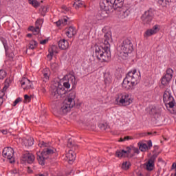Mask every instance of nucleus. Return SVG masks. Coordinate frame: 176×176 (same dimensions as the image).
Listing matches in <instances>:
<instances>
[{
	"label": "nucleus",
	"instance_id": "nucleus-1",
	"mask_svg": "<svg viewBox=\"0 0 176 176\" xmlns=\"http://www.w3.org/2000/svg\"><path fill=\"white\" fill-rule=\"evenodd\" d=\"M112 41V34L108 31L104 34L102 44H96L94 46V54L100 63H109L112 56L109 50V42Z\"/></svg>",
	"mask_w": 176,
	"mask_h": 176
},
{
	"label": "nucleus",
	"instance_id": "nucleus-2",
	"mask_svg": "<svg viewBox=\"0 0 176 176\" xmlns=\"http://www.w3.org/2000/svg\"><path fill=\"white\" fill-rule=\"evenodd\" d=\"M140 80H141V73L134 69L126 74L122 84V87L125 90H130L133 86L138 85Z\"/></svg>",
	"mask_w": 176,
	"mask_h": 176
},
{
	"label": "nucleus",
	"instance_id": "nucleus-3",
	"mask_svg": "<svg viewBox=\"0 0 176 176\" xmlns=\"http://www.w3.org/2000/svg\"><path fill=\"white\" fill-rule=\"evenodd\" d=\"M134 49L133 48V43L131 40L126 38L122 41L121 46L118 49V57L122 60H126L129 57V54L132 53Z\"/></svg>",
	"mask_w": 176,
	"mask_h": 176
},
{
	"label": "nucleus",
	"instance_id": "nucleus-4",
	"mask_svg": "<svg viewBox=\"0 0 176 176\" xmlns=\"http://www.w3.org/2000/svg\"><path fill=\"white\" fill-rule=\"evenodd\" d=\"M75 98H76V92L72 91L60 109V112L62 115H67L71 111V109L75 107Z\"/></svg>",
	"mask_w": 176,
	"mask_h": 176
},
{
	"label": "nucleus",
	"instance_id": "nucleus-5",
	"mask_svg": "<svg viewBox=\"0 0 176 176\" xmlns=\"http://www.w3.org/2000/svg\"><path fill=\"white\" fill-rule=\"evenodd\" d=\"M57 150L53 147H47L43 149V152L37 154V160L41 166H45L50 159L53 153H56Z\"/></svg>",
	"mask_w": 176,
	"mask_h": 176
},
{
	"label": "nucleus",
	"instance_id": "nucleus-6",
	"mask_svg": "<svg viewBox=\"0 0 176 176\" xmlns=\"http://www.w3.org/2000/svg\"><path fill=\"white\" fill-rule=\"evenodd\" d=\"M65 93H67V91L65 90L64 87H63V85L60 84V82H58L56 85L51 86V98L55 100V101H58L59 100H61Z\"/></svg>",
	"mask_w": 176,
	"mask_h": 176
},
{
	"label": "nucleus",
	"instance_id": "nucleus-7",
	"mask_svg": "<svg viewBox=\"0 0 176 176\" xmlns=\"http://www.w3.org/2000/svg\"><path fill=\"white\" fill-rule=\"evenodd\" d=\"M116 101L118 102V105L129 107V105L133 102V99H131V96H130V94L126 92H122L117 95Z\"/></svg>",
	"mask_w": 176,
	"mask_h": 176
},
{
	"label": "nucleus",
	"instance_id": "nucleus-8",
	"mask_svg": "<svg viewBox=\"0 0 176 176\" xmlns=\"http://www.w3.org/2000/svg\"><path fill=\"white\" fill-rule=\"evenodd\" d=\"M163 101L169 108H174L175 106V100H174V97L171 95V91L170 89H166L163 95Z\"/></svg>",
	"mask_w": 176,
	"mask_h": 176
},
{
	"label": "nucleus",
	"instance_id": "nucleus-9",
	"mask_svg": "<svg viewBox=\"0 0 176 176\" xmlns=\"http://www.w3.org/2000/svg\"><path fill=\"white\" fill-rule=\"evenodd\" d=\"M3 156L10 160V163H14V150L12 147H5L3 150Z\"/></svg>",
	"mask_w": 176,
	"mask_h": 176
},
{
	"label": "nucleus",
	"instance_id": "nucleus-10",
	"mask_svg": "<svg viewBox=\"0 0 176 176\" xmlns=\"http://www.w3.org/2000/svg\"><path fill=\"white\" fill-rule=\"evenodd\" d=\"M173 74H174V71L171 68L166 69V74L162 78L161 83L163 86H167L171 82Z\"/></svg>",
	"mask_w": 176,
	"mask_h": 176
},
{
	"label": "nucleus",
	"instance_id": "nucleus-11",
	"mask_svg": "<svg viewBox=\"0 0 176 176\" xmlns=\"http://www.w3.org/2000/svg\"><path fill=\"white\" fill-rule=\"evenodd\" d=\"M141 19L144 25L150 24L153 19V12L152 10L146 11L144 14L142 15Z\"/></svg>",
	"mask_w": 176,
	"mask_h": 176
},
{
	"label": "nucleus",
	"instance_id": "nucleus-12",
	"mask_svg": "<svg viewBox=\"0 0 176 176\" xmlns=\"http://www.w3.org/2000/svg\"><path fill=\"white\" fill-rule=\"evenodd\" d=\"M116 10L119 12L118 18H120V20H124V19H126V17H129L130 15V10L124 7H121V8H118V10Z\"/></svg>",
	"mask_w": 176,
	"mask_h": 176
},
{
	"label": "nucleus",
	"instance_id": "nucleus-13",
	"mask_svg": "<svg viewBox=\"0 0 176 176\" xmlns=\"http://www.w3.org/2000/svg\"><path fill=\"white\" fill-rule=\"evenodd\" d=\"M160 30L159 25H155L151 29L147 30L144 34V38H149V36H152V35H155V34H157Z\"/></svg>",
	"mask_w": 176,
	"mask_h": 176
},
{
	"label": "nucleus",
	"instance_id": "nucleus-14",
	"mask_svg": "<svg viewBox=\"0 0 176 176\" xmlns=\"http://www.w3.org/2000/svg\"><path fill=\"white\" fill-rule=\"evenodd\" d=\"M131 148L128 146L126 148V150H117L116 155L117 157H127L131 153Z\"/></svg>",
	"mask_w": 176,
	"mask_h": 176
},
{
	"label": "nucleus",
	"instance_id": "nucleus-15",
	"mask_svg": "<svg viewBox=\"0 0 176 176\" xmlns=\"http://www.w3.org/2000/svg\"><path fill=\"white\" fill-rule=\"evenodd\" d=\"M113 3H115V0H102L100 3V6L104 10H111L112 6H113Z\"/></svg>",
	"mask_w": 176,
	"mask_h": 176
},
{
	"label": "nucleus",
	"instance_id": "nucleus-16",
	"mask_svg": "<svg viewBox=\"0 0 176 176\" xmlns=\"http://www.w3.org/2000/svg\"><path fill=\"white\" fill-rule=\"evenodd\" d=\"M65 78V79H67L65 81L69 83V85H72L73 87H75V86H76V84L78 82H76V78H75V76H74V74H69Z\"/></svg>",
	"mask_w": 176,
	"mask_h": 176
},
{
	"label": "nucleus",
	"instance_id": "nucleus-17",
	"mask_svg": "<svg viewBox=\"0 0 176 176\" xmlns=\"http://www.w3.org/2000/svg\"><path fill=\"white\" fill-rule=\"evenodd\" d=\"M23 159L29 164H32L35 162V155L31 153H26L23 155Z\"/></svg>",
	"mask_w": 176,
	"mask_h": 176
},
{
	"label": "nucleus",
	"instance_id": "nucleus-18",
	"mask_svg": "<svg viewBox=\"0 0 176 176\" xmlns=\"http://www.w3.org/2000/svg\"><path fill=\"white\" fill-rule=\"evenodd\" d=\"M58 47L60 50H67L69 47V43L65 39H60L58 43Z\"/></svg>",
	"mask_w": 176,
	"mask_h": 176
},
{
	"label": "nucleus",
	"instance_id": "nucleus-19",
	"mask_svg": "<svg viewBox=\"0 0 176 176\" xmlns=\"http://www.w3.org/2000/svg\"><path fill=\"white\" fill-rule=\"evenodd\" d=\"M21 86H25L23 87L24 89H32V83L31 82V81L27 78H23L21 80Z\"/></svg>",
	"mask_w": 176,
	"mask_h": 176
},
{
	"label": "nucleus",
	"instance_id": "nucleus-20",
	"mask_svg": "<svg viewBox=\"0 0 176 176\" xmlns=\"http://www.w3.org/2000/svg\"><path fill=\"white\" fill-rule=\"evenodd\" d=\"M153 168H155V158L151 157L146 164V169L147 171H152Z\"/></svg>",
	"mask_w": 176,
	"mask_h": 176
},
{
	"label": "nucleus",
	"instance_id": "nucleus-21",
	"mask_svg": "<svg viewBox=\"0 0 176 176\" xmlns=\"http://www.w3.org/2000/svg\"><path fill=\"white\" fill-rule=\"evenodd\" d=\"M65 34L68 38H72L74 35H76V29L70 26L69 28L65 30Z\"/></svg>",
	"mask_w": 176,
	"mask_h": 176
},
{
	"label": "nucleus",
	"instance_id": "nucleus-22",
	"mask_svg": "<svg viewBox=\"0 0 176 176\" xmlns=\"http://www.w3.org/2000/svg\"><path fill=\"white\" fill-rule=\"evenodd\" d=\"M124 3V0H115V3H113L112 9L114 10H118L121 8H123V4Z\"/></svg>",
	"mask_w": 176,
	"mask_h": 176
},
{
	"label": "nucleus",
	"instance_id": "nucleus-23",
	"mask_svg": "<svg viewBox=\"0 0 176 176\" xmlns=\"http://www.w3.org/2000/svg\"><path fill=\"white\" fill-rule=\"evenodd\" d=\"M43 82H47L50 78V69L47 67L42 71Z\"/></svg>",
	"mask_w": 176,
	"mask_h": 176
},
{
	"label": "nucleus",
	"instance_id": "nucleus-24",
	"mask_svg": "<svg viewBox=\"0 0 176 176\" xmlns=\"http://www.w3.org/2000/svg\"><path fill=\"white\" fill-rule=\"evenodd\" d=\"M66 157L69 162H74L76 159V154L74 150H69V152L66 153Z\"/></svg>",
	"mask_w": 176,
	"mask_h": 176
},
{
	"label": "nucleus",
	"instance_id": "nucleus-25",
	"mask_svg": "<svg viewBox=\"0 0 176 176\" xmlns=\"http://www.w3.org/2000/svg\"><path fill=\"white\" fill-rule=\"evenodd\" d=\"M148 113L152 116H155V115H159V113H160V108L153 107L151 108L150 111H148Z\"/></svg>",
	"mask_w": 176,
	"mask_h": 176
},
{
	"label": "nucleus",
	"instance_id": "nucleus-26",
	"mask_svg": "<svg viewBox=\"0 0 176 176\" xmlns=\"http://www.w3.org/2000/svg\"><path fill=\"white\" fill-rule=\"evenodd\" d=\"M23 144L25 146H32L34 145V138H28L23 140Z\"/></svg>",
	"mask_w": 176,
	"mask_h": 176
},
{
	"label": "nucleus",
	"instance_id": "nucleus-27",
	"mask_svg": "<svg viewBox=\"0 0 176 176\" xmlns=\"http://www.w3.org/2000/svg\"><path fill=\"white\" fill-rule=\"evenodd\" d=\"M67 146L68 148H71L72 151H75L78 149V145H76L71 138H69L67 141Z\"/></svg>",
	"mask_w": 176,
	"mask_h": 176
},
{
	"label": "nucleus",
	"instance_id": "nucleus-28",
	"mask_svg": "<svg viewBox=\"0 0 176 176\" xmlns=\"http://www.w3.org/2000/svg\"><path fill=\"white\" fill-rule=\"evenodd\" d=\"M68 20H69V18L65 16L63 19H60L58 21L56 22V24L57 27H60L63 24V25H66L67 23H68Z\"/></svg>",
	"mask_w": 176,
	"mask_h": 176
},
{
	"label": "nucleus",
	"instance_id": "nucleus-29",
	"mask_svg": "<svg viewBox=\"0 0 176 176\" xmlns=\"http://www.w3.org/2000/svg\"><path fill=\"white\" fill-rule=\"evenodd\" d=\"M1 42L3 45L6 54V56H8L9 54V45H8V41H6V39H5V38H2Z\"/></svg>",
	"mask_w": 176,
	"mask_h": 176
},
{
	"label": "nucleus",
	"instance_id": "nucleus-30",
	"mask_svg": "<svg viewBox=\"0 0 176 176\" xmlns=\"http://www.w3.org/2000/svg\"><path fill=\"white\" fill-rule=\"evenodd\" d=\"M138 145L139 149L141 151V152H146V149H148V145H146V144H145V143L139 142L138 144Z\"/></svg>",
	"mask_w": 176,
	"mask_h": 176
},
{
	"label": "nucleus",
	"instance_id": "nucleus-31",
	"mask_svg": "<svg viewBox=\"0 0 176 176\" xmlns=\"http://www.w3.org/2000/svg\"><path fill=\"white\" fill-rule=\"evenodd\" d=\"M29 45V49L34 50V49H36V46H38V43L35 40H32L30 41Z\"/></svg>",
	"mask_w": 176,
	"mask_h": 176
},
{
	"label": "nucleus",
	"instance_id": "nucleus-32",
	"mask_svg": "<svg viewBox=\"0 0 176 176\" xmlns=\"http://www.w3.org/2000/svg\"><path fill=\"white\" fill-rule=\"evenodd\" d=\"M47 10H49V6H41V9H40V12H41V14L42 16H45V14H46Z\"/></svg>",
	"mask_w": 176,
	"mask_h": 176
},
{
	"label": "nucleus",
	"instance_id": "nucleus-33",
	"mask_svg": "<svg viewBox=\"0 0 176 176\" xmlns=\"http://www.w3.org/2000/svg\"><path fill=\"white\" fill-rule=\"evenodd\" d=\"M49 52H50L53 54H54V53L57 54V53H58V47H57L56 45H52L51 49L49 50Z\"/></svg>",
	"mask_w": 176,
	"mask_h": 176
},
{
	"label": "nucleus",
	"instance_id": "nucleus-34",
	"mask_svg": "<svg viewBox=\"0 0 176 176\" xmlns=\"http://www.w3.org/2000/svg\"><path fill=\"white\" fill-rule=\"evenodd\" d=\"M130 162H125L122 163V168L123 170H129V168H130Z\"/></svg>",
	"mask_w": 176,
	"mask_h": 176
},
{
	"label": "nucleus",
	"instance_id": "nucleus-35",
	"mask_svg": "<svg viewBox=\"0 0 176 176\" xmlns=\"http://www.w3.org/2000/svg\"><path fill=\"white\" fill-rule=\"evenodd\" d=\"M30 5H32L34 8H38L39 6V2L36 0H29Z\"/></svg>",
	"mask_w": 176,
	"mask_h": 176
},
{
	"label": "nucleus",
	"instance_id": "nucleus-36",
	"mask_svg": "<svg viewBox=\"0 0 176 176\" xmlns=\"http://www.w3.org/2000/svg\"><path fill=\"white\" fill-rule=\"evenodd\" d=\"M51 69H52V71H57V69H58V63L56 62L51 63Z\"/></svg>",
	"mask_w": 176,
	"mask_h": 176
},
{
	"label": "nucleus",
	"instance_id": "nucleus-37",
	"mask_svg": "<svg viewBox=\"0 0 176 176\" xmlns=\"http://www.w3.org/2000/svg\"><path fill=\"white\" fill-rule=\"evenodd\" d=\"M74 6H75L76 9H79V8H82V6H83V3L82 1H79V2H75L74 3Z\"/></svg>",
	"mask_w": 176,
	"mask_h": 176
},
{
	"label": "nucleus",
	"instance_id": "nucleus-38",
	"mask_svg": "<svg viewBox=\"0 0 176 176\" xmlns=\"http://www.w3.org/2000/svg\"><path fill=\"white\" fill-rule=\"evenodd\" d=\"M99 14L100 15V20H102L103 19H105V17H107V10H104L103 11H102L100 13H99Z\"/></svg>",
	"mask_w": 176,
	"mask_h": 176
},
{
	"label": "nucleus",
	"instance_id": "nucleus-39",
	"mask_svg": "<svg viewBox=\"0 0 176 176\" xmlns=\"http://www.w3.org/2000/svg\"><path fill=\"white\" fill-rule=\"evenodd\" d=\"M6 78V72L5 70H0V80Z\"/></svg>",
	"mask_w": 176,
	"mask_h": 176
},
{
	"label": "nucleus",
	"instance_id": "nucleus-40",
	"mask_svg": "<svg viewBox=\"0 0 176 176\" xmlns=\"http://www.w3.org/2000/svg\"><path fill=\"white\" fill-rule=\"evenodd\" d=\"M41 24H43V19H37L36 21V26L41 27Z\"/></svg>",
	"mask_w": 176,
	"mask_h": 176
},
{
	"label": "nucleus",
	"instance_id": "nucleus-41",
	"mask_svg": "<svg viewBox=\"0 0 176 176\" xmlns=\"http://www.w3.org/2000/svg\"><path fill=\"white\" fill-rule=\"evenodd\" d=\"M33 32L34 35H36V34H39V32H41V28L39 26H36L34 28V30H33Z\"/></svg>",
	"mask_w": 176,
	"mask_h": 176
},
{
	"label": "nucleus",
	"instance_id": "nucleus-42",
	"mask_svg": "<svg viewBox=\"0 0 176 176\" xmlns=\"http://www.w3.org/2000/svg\"><path fill=\"white\" fill-rule=\"evenodd\" d=\"M111 82H112V80L111 79V77L106 76L104 78V82L106 83V85H109V83H111Z\"/></svg>",
	"mask_w": 176,
	"mask_h": 176
},
{
	"label": "nucleus",
	"instance_id": "nucleus-43",
	"mask_svg": "<svg viewBox=\"0 0 176 176\" xmlns=\"http://www.w3.org/2000/svg\"><path fill=\"white\" fill-rule=\"evenodd\" d=\"M24 100V102H30L31 101V97L28 95H25Z\"/></svg>",
	"mask_w": 176,
	"mask_h": 176
},
{
	"label": "nucleus",
	"instance_id": "nucleus-44",
	"mask_svg": "<svg viewBox=\"0 0 176 176\" xmlns=\"http://www.w3.org/2000/svg\"><path fill=\"white\" fill-rule=\"evenodd\" d=\"M64 89H69L71 87V85H69V82H67V81H65L63 82V86Z\"/></svg>",
	"mask_w": 176,
	"mask_h": 176
},
{
	"label": "nucleus",
	"instance_id": "nucleus-45",
	"mask_svg": "<svg viewBox=\"0 0 176 176\" xmlns=\"http://www.w3.org/2000/svg\"><path fill=\"white\" fill-rule=\"evenodd\" d=\"M21 98H17L14 100V103H13V107H16V106L17 105V104H19V102H21Z\"/></svg>",
	"mask_w": 176,
	"mask_h": 176
},
{
	"label": "nucleus",
	"instance_id": "nucleus-46",
	"mask_svg": "<svg viewBox=\"0 0 176 176\" xmlns=\"http://www.w3.org/2000/svg\"><path fill=\"white\" fill-rule=\"evenodd\" d=\"M38 146H40V148H45V146H47V144L45 143V142H41L38 143Z\"/></svg>",
	"mask_w": 176,
	"mask_h": 176
},
{
	"label": "nucleus",
	"instance_id": "nucleus-47",
	"mask_svg": "<svg viewBox=\"0 0 176 176\" xmlns=\"http://www.w3.org/2000/svg\"><path fill=\"white\" fill-rule=\"evenodd\" d=\"M129 140H131V138L130 136H125L124 138L120 139V142H123V141H129Z\"/></svg>",
	"mask_w": 176,
	"mask_h": 176
},
{
	"label": "nucleus",
	"instance_id": "nucleus-48",
	"mask_svg": "<svg viewBox=\"0 0 176 176\" xmlns=\"http://www.w3.org/2000/svg\"><path fill=\"white\" fill-rule=\"evenodd\" d=\"M54 54H52L51 52H49V54L47 56V58L50 60L53 58Z\"/></svg>",
	"mask_w": 176,
	"mask_h": 176
},
{
	"label": "nucleus",
	"instance_id": "nucleus-49",
	"mask_svg": "<svg viewBox=\"0 0 176 176\" xmlns=\"http://www.w3.org/2000/svg\"><path fill=\"white\" fill-rule=\"evenodd\" d=\"M107 124H102L100 125L101 130H107Z\"/></svg>",
	"mask_w": 176,
	"mask_h": 176
},
{
	"label": "nucleus",
	"instance_id": "nucleus-50",
	"mask_svg": "<svg viewBox=\"0 0 176 176\" xmlns=\"http://www.w3.org/2000/svg\"><path fill=\"white\" fill-rule=\"evenodd\" d=\"M47 42H49V40L45 39V40L41 41L40 43H41V45H46V43H47Z\"/></svg>",
	"mask_w": 176,
	"mask_h": 176
},
{
	"label": "nucleus",
	"instance_id": "nucleus-51",
	"mask_svg": "<svg viewBox=\"0 0 176 176\" xmlns=\"http://www.w3.org/2000/svg\"><path fill=\"white\" fill-rule=\"evenodd\" d=\"M1 133H2V134H3L4 135H6V134H8V129H1Z\"/></svg>",
	"mask_w": 176,
	"mask_h": 176
},
{
	"label": "nucleus",
	"instance_id": "nucleus-52",
	"mask_svg": "<svg viewBox=\"0 0 176 176\" xmlns=\"http://www.w3.org/2000/svg\"><path fill=\"white\" fill-rule=\"evenodd\" d=\"M5 96V92L3 91H0V98H3V96Z\"/></svg>",
	"mask_w": 176,
	"mask_h": 176
},
{
	"label": "nucleus",
	"instance_id": "nucleus-53",
	"mask_svg": "<svg viewBox=\"0 0 176 176\" xmlns=\"http://www.w3.org/2000/svg\"><path fill=\"white\" fill-rule=\"evenodd\" d=\"M38 176H49V174H47V173H39L38 175Z\"/></svg>",
	"mask_w": 176,
	"mask_h": 176
},
{
	"label": "nucleus",
	"instance_id": "nucleus-54",
	"mask_svg": "<svg viewBox=\"0 0 176 176\" xmlns=\"http://www.w3.org/2000/svg\"><path fill=\"white\" fill-rule=\"evenodd\" d=\"M7 90H8V86L5 85L3 89L1 90V91H3V93H5V91H6Z\"/></svg>",
	"mask_w": 176,
	"mask_h": 176
},
{
	"label": "nucleus",
	"instance_id": "nucleus-55",
	"mask_svg": "<svg viewBox=\"0 0 176 176\" xmlns=\"http://www.w3.org/2000/svg\"><path fill=\"white\" fill-rule=\"evenodd\" d=\"M151 146H152V141L150 140V141L148 142V147L151 148Z\"/></svg>",
	"mask_w": 176,
	"mask_h": 176
},
{
	"label": "nucleus",
	"instance_id": "nucleus-56",
	"mask_svg": "<svg viewBox=\"0 0 176 176\" xmlns=\"http://www.w3.org/2000/svg\"><path fill=\"white\" fill-rule=\"evenodd\" d=\"M133 151L135 152V153H140V150H138V148H133Z\"/></svg>",
	"mask_w": 176,
	"mask_h": 176
},
{
	"label": "nucleus",
	"instance_id": "nucleus-57",
	"mask_svg": "<svg viewBox=\"0 0 176 176\" xmlns=\"http://www.w3.org/2000/svg\"><path fill=\"white\" fill-rule=\"evenodd\" d=\"M153 134H156V132L152 133V132H148L147 135H153Z\"/></svg>",
	"mask_w": 176,
	"mask_h": 176
},
{
	"label": "nucleus",
	"instance_id": "nucleus-58",
	"mask_svg": "<svg viewBox=\"0 0 176 176\" xmlns=\"http://www.w3.org/2000/svg\"><path fill=\"white\" fill-rule=\"evenodd\" d=\"M2 104H3V98H0V107H1V105H2Z\"/></svg>",
	"mask_w": 176,
	"mask_h": 176
},
{
	"label": "nucleus",
	"instance_id": "nucleus-59",
	"mask_svg": "<svg viewBox=\"0 0 176 176\" xmlns=\"http://www.w3.org/2000/svg\"><path fill=\"white\" fill-rule=\"evenodd\" d=\"M63 9H64L65 10H66V12H68V10H69V8H67V7L65 6H63Z\"/></svg>",
	"mask_w": 176,
	"mask_h": 176
},
{
	"label": "nucleus",
	"instance_id": "nucleus-60",
	"mask_svg": "<svg viewBox=\"0 0 176 176\" xmlns=\"http://www.w3.org/2000/svg\"><path fill=\"white\" fill-rule=\"evenodd\" d=\"M29 30H30V31H32V32H34V30H35V28H34L33 26H31V27L29 28Z\"/></svg>",
	"mask_w": 176,
	"mask_h": 176
},
{
	"label": "nucleus",
	"instance_id": "nucleus-61",
	"mask_svg": "<svg viewBox=\"0 0 176 176\" xmlns=\"http://www.w3.org/2000/svg\"><path fill=\"white\" fill-rule=\"evenodd\" d=\"M172 168H175L176 170V162L173 164Z\"/></svg>",
	"mask_w": 176,
	"mask_h": 176
},
{
	"label": "nucleus",
	"instance_id": "nucleus-62",
	"mask_svg": "<svg viewBox=\"0 0 176 176\" xmlns=\"http://www.w3.org/2000/svg\"><path fill=\"white\" fill-rule=\"evenodd\" d=\"M158 2L160 5H162L163 2H164V0H158Z\"/></svg>",
	"mask_w": 176,
	"mask_h": 176
},
{
	"label": "nucleus",
	"instance_id": "nucleus-63",
	"mask_svg": "<svg viewBox=\"0 0 176 176\" xmlns=\"http://www.w3.org/2000/svg\"><path fill=\"white\" fill-rule=\"evenodd\" d=\"M28 38H31V36H32V34H28L27 35Z\"/></svg>",
	"mask_w": 176,
	"mask_h": 176
},
{
	"label": "nucleus",
	"instance_id": "nucleus-64",
	"mask_svg": "<svg viewBox=\"0 0 176 176\" xmlns=\"http://www.w3.org/2000/svg\"><path fill=\"white\" fill-rule=\"evenodd\" d=\"M28 173H32V170H30V167L28 168Z\"/></svg>",
	"mask_w": 176,
	"mask_h": 176
}]
</instances>
